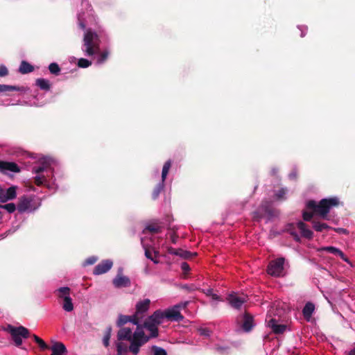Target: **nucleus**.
Instances as JSON below:
<instances>
[{
    "label": "nucleus",
    "mask_w": 355,
    "mask_h": 355,
    "mask_svg": "<svg viewBox=\"0 0 355 355\" xmlns=\"http://www.w3.org/2000/svg\"><path fill=\"white\" fill-rule=\"evenodd\" d=\"M117 338L118 355H123L128 352L133 355H137L141 347L148 342V338L145 336V333L141 325H137L134 332L130 328H121L117 333Z\"/></svg>",
    "instance_id": "1"
},
{
    "label": "nucleus",
    "mask_w": 355,
    "mask_h": 355,
    "mask_svg": "<svg viewBox=\"0 0 355 355\" xmlns=\"http://www.w3.org/2000/svg\"><path fill=\"white\" fill-rule=\"evenodd\" d=\"M101 31L97 33L92 28L85 29L81 50L85 56L94 57L97 64H103L108 58L110 51L107 49L100 51Z\"/></svg>",
    "instance_id": "2"
},
{
    "label": "nucleus",
    "mask_w": 355,
    "mask_h": 355,
    "mask_svg": "<svg viewBox=\"0 0 355 355\" xmlns=\"http://www.w3.org/2000/svg\"><path fill=\"white\" fill-rule=\"evenodd\" d=\"M53 161L49 157H42L33 166L35 174L34 182L37 186H45L49 190L55 191L58 189L54 175Z\"/></svg>",
    "instance_id": "3"
},
{
    "label": "nucleus",
    "mask_w": 355,
    "mask_h": 355,
    "mask_svg": "<svg viewBox=\"0 0 355 355\" xmlns=\"http://www.w3.org/2000/svg\"><path fill=\"white\" fill-rule=\"evenodd\" d=\"M337 197L322 199L318 203L315 200H309L306 203V210L303 211V219L310 221L313 215H317L322 219H327L330 209L339 205Z\"/></svg>",
    "instance_id": "4"
},
{
    "label": "nucleus",
    "mask_w": 355,
    "mask_h": 355,
    "mask_svg": "<svg viewBox=\"0 0 355 355\" xmlns=\"http://www.w3.org/2000/svg\"><path fill=\"white\" fill-rule=\"evenodd\" d=\"M285 231L288 232L293 236L296 241H300V237L298 234L300 232L302 237L311 239L313 238V233L309 228V227L302 221H298L295 223H289L285 227Z\"/></svg>",
    "instance_id": "5"
},
{
    "label": "nucleus",
    "mask_w": 355,
    "mask_h": 355,
    "mask_svg": "<svg viewBox=\"0 0 355 355\" xmlns=\"http://www.w3.org/2000/svg\"><path fill=\"white\" fill-rule=\"evenodd\" d=\"M5 330L8 332L13 340L15 346L20 347L22 345V339L27 338L29 336V331L23 326L15 327L8 324Z\"/></svg>",
    "instance_id": "6"
},
{
    "label": "nucleus",
    "mask_w": 355,
    "mask_h": 355,
    "mask_svg": "<svg viewBox=\"0 0 355 355\" xmlns=\"http://www.w3.org/2000/svg\"><path fill=\"white\" fill-rule=\"evenodd\" d=\"M276 211L271 207L270 205L268 202H264L254 212V218L257 220L261 218H266V220H270L272 218L276 216Z\"/></svg>",
    "instance_id": "7"
},
{
    "label": "nucleus",
    "mask_w": 355,
    "mask_h": 355,
    "mask_svg": "<svg viewBox=\"0 0 355 355\" xmlns=\"http://www.w3.org/2000/svg\"><path fill=\"white\" fill-rule=\"evenodd\" d=\"M188 304V302H181L166 310H165L166 319L171 321L180 322L184 317L181 315L180 311L184 309Z\"/></svg>",
    "instance_id": "8"
},
{
    "label": "nucleus",
    "mask_w": 355,
    "mask_h": 355,
    "mask_svg": "<svg viewBox=\"0 0 355 355\" xmlns=\"http://www.w3.org/2000/svg\"><path fill=\"white\" fill-rule=\"evenodd\" d=\"M284 259L278 258L270 262L268 266V273L274 277H282L285 274L284 272Z\"/></svg>",
    "instance_id": "9"
},
{
    "label": "nucleus",
    "mask_w": 355,
    "mask_h": 355,
    "mask_svg": "<svg viewBox=\"0 0 355 355\" xmlns=\"http://www.w3.org/2000/svg\"><path fill=\"white\" fill-rule=\"evenodd\" d=\"M171 167V161L168 160L166 162L163 166L162 171V178L161 181L157 184L156 187L153 191V198L156 199L160 193L162 191L164 187V182L166 178V176L168 173V171Z\"/></svg>",
    "instance_id": "10"
},
{
    "label": "nucleus",
    "mask_w": 355,
    "mask_h": 355,
    "mask_svg": "<svg viewBox=\"0 0 355 355\" xmlns=\"http://www.w3.org/2000/svg\"><path fill=\"white\" fill-rule=\"evenodd\" d=\"M145 336L148 338V341L152 338L158 336V326L154 322L150 320L149 317L145 320L144 324H141Z\"/></svg>",
    "instance_id": "11"
},
{
    "label": "nucleus",
    "mask_w": 355,
    "mask_h": 355,
    "mask_svg": "<svg viewBox=\"0 0 355 355\" xmlns=\"http://www.w3.org/2000/svg\"><path fill=\"white\" fill-rule=\"evenodd\" d=\"M39 205H35L32 198L28 197H22L19 199L17 210L20 213L31 212L35 211Z\"/></svg>",
    "instance_id": "12"
},
{
    "label": "nucleus",
    "mask_w": 355,
    "mask_h": 355,
    "mask_svg": "<svg viewBox=\"0 0 355 355\" xmlns=\"http://www.w3.org/2000/svg\"><path fill=\"white\" fill-rule=\"evenodd\" d=\"M150 304V301L149 299H145L137 303L136 311L134 315L137 319L139 323L141 322V320L144 317V313L148 310Z\"/></svg>",
    "instance_id": "13"
},
{
    "label": "nucleus",
    "mask_w": 355,
    "mask_h": 355,
    "mask_svg": "<svg viewBox=\"0 0 355 355\" xmlns=\"http://www.w3.org/2000/svg\"><path fill=\"white\" fill-rule=\"evenodd\" d=\"M227 300L232 308L239 309L247 301V297L243 295L232 293L228 295Z\"/></svg>",
    "instance_id": "14"
},
{
    "label": "nucleus",
    "mask_w": 355,
    "mask_h": 355,
    "mask_svg": "<svg viewBox=\"0 0 355 355\" xmlns=\"http://www.w3.org/2000/svg\"><path fill=\"white\" fill-rule=\"evenodd\" d=\"M17 196V187L12 186L6 189H0V202L5 203Z\"/></svg>",
    "instance_id": "15"
},
{
    "label": "nucleus",
    "mask_w": 355,
    "mask_h": 355,
    "mask_svg": "<svg viewBox=\"0 0 355 355\" xmlns=\"http://www.w3.org/2000/svg\"><path fill=\"white\" fill-rule=\"evenodd\" d=\"M83 6L87 7V11L86 15L85 13H79L78 15V25L80 28L85 29L87 25L89 24L88 20H90L93 16L92 13V9H89L90 6L87 3H83Z\"/></svg>",
    "instance_id": "16"
},
{
    "label": "nucleus",
    "mask_w": 355,
    "mask_h": 355,
    "mask_svg": "<svg viewBox=\"0 0 355 355\" xmlns=\"http://www.w3.org/2000/svg\"><path fill=\"white\" fill-rule=\"evenodd\" d=\"M113 262L110 259H105L102 261L94 268L93 274L99 275L108 272L112 267Z\"/></svg>",
    "instance_id": "17"
},
{
    "label": "nucleus",
    "mask_w": 355,
    "mask_h": 355,
    "mask_svg": "<svg viewBox=\"0 0 355 355\" xmlns=\"http://www.w3.org/2000/svg\"><path fill=\"white\" fill-rule=\"evenodd\" d=\"M19 167L14 162L0 161V172L4 174L19 172Z\"/></svg>",
    "instance_id": "18"
},
{
    "label": "nucleus",
    "mask_w": 355,
    "mask_h": 355,
    "mask_svg": "<svg viewBox=\"0 0 355 355\" xmlns=\"http://www.w3.org/2000/svg\"><path fill=\"white\" fill-rule=\"evenodd\" d=\"M238 321L241 323V327L245 332L250 331L254 327L253 318L248 313L242 315L241 318L238 319Z\"/></svg>",
    "instance_id": "19"
},
{
    "label": "nucleus",
    "mask_w": 355,
    "mask_h": 355,
    "mask_svg": "<svg viewBox=\"0 0 355 355\" xmlns=\"http://www.w3.org/2000/svg\"><path fill=\"white\" fill-rule=\"evenodd\" d=\"M318 252L327 251L331 254H333L336 256L340 257L344 261L349 263V261L348 258L344 254V253L340 250L338 248L333 247V246H327L322 247L318 250Z\"/></svg>",
    "instance_id": "20"
},
{
    "label": "nucleus",
    "mask_w": 355,
    "mask_h": 355,
    "mask_svg": "<svg viewBox=\"0 0 355 355\" xmlns=\"http://www.w3.org/2000/svg\"><path fill=\"white\" fill-rule=\"evenodd\" d=\"M112 283L116 288L128 287L130 285V280L128 277L118 274Z\"/></svg>",
    "instance_id": "21"
},
{
    "label": "nucleus",
    "mask_w": 355,
    "mask_h": 355,
    "mask_svg": "<svg viewBox=\"0 0 355 355\" xmlns=\"http://www.w3.org/2000/svg\"><path fill=\"white\" fill-rule=\"evenodd\" d=\"M128 322H132V324H134L135 325H141V323H139V322L137 321V319L135 318V316L134 315H131V316L120 315L119 316L116 324H117V326L121 327Z\"/></svg>",
    "instance_id": "22"
},
{
    "label": "nucleus",
    "mask_w": 355,
    "mask_h": 355,
    "mask_svg": "<svg viewBox=\"0 0 355 355\" xmlns=\"http://www.w3.org/2000/svg\"><path fill=\"white\" fill-rule=\"evenodd\" d=\"M150 320L154 322L157 326H159L164 322L166 318L165 311L161 310H157L150 316H149Z\"/></svg>",
    "instance_id": "23"
},
{
    "label": "nucleus",
    "mask_w": 355,
    "mask_h": 355,
    "mask_svg": "<svg viewBox=\"0 0 355 355\" xmlns=\"http://www.w3.org/2000/svg\"><path fill=\"white\" fill-rule=\"evenodd\" d=\"M315 311V305L311 302H307L303 308L302 313L306 321L311 320L312 314Z\"/></svg>",
    "instance_id": "24"
},
{
    "label": "nucleus",
    "mask_w": 355,
    "mask_h": 355,
    "mask_svg": "<svg viewBox=\"0 0 355 355\" xmlns=\"http://www.w3.org/2000/svg\"><path fill=\"white\" fill-rule=\"evenodd\" d=\"M268 327H270L275 334L283 333L285 331L286 327V325H284V324H277V321L273 318L268 320Z\"/></svg>",
    "instance_id": "25"
},
{
    "label": "nucleus",
    "mask_w": 355,
    "mask_h": 355,
    "mask_svg": "<svg viewBox=\"0 0 355 355\" xmlns=\"http://www.w3.org/2000/svg\"><path fill=\"white\" fill-rule=\"evenodd\" d=\"M51 355H65L67 352V349L62 343H55L51 347Z\"/></svg>",
    "instance_id": "26"
},
{
    "label": "nucleus",
    "mask_w": 355,
    "mask_h": 355,
    "mask_svg": "<svg viewBox=\"0 0 355 355\" xmlns=\"http://www.w3.org/2000/svg\"><path fill=\"white\" fill-rule=\"evenodd\" d=\"M12 91L26 92V88L24 87L12 86V85L0 84V94L7 92H12Z\"/></svg>",
    "instance_id": "27"
},
{
    "label": "nucleus",
    "mask_w": 355,
    "mask_h": 355,
    "mask_svg": "<svg viewBox=\"0 0 355 355\" xmlns=\"http://www.w3.org/2000/svg\"><path fill=\"white\" fill-rule=\"evenodd\" d=\"M57 295L62 300L68 299L70 297V288L69 287H60L56 290Z\"/></svg>",
    "instance_id": "28"
},
{
    "label": "nucleus",
    "mask_w": 355,
    "mask_h": 355,
    "mask_svg": "<svg viewBox=\"0 0 355 355\" xmlns=\"http://www.w3.org/2000/svg\"><path fill=\"white\" fill-rule=\"evenodd\" d=\"M288 189L286 188H281L278 191H276L273 199L277 201H282L286 199V194Z\"/></svg>",
    "instance_id": "29"
},
{
    "label": "nucleus",
    "mask_w": 355,
    "mask_h": 355,
    "mask_svg": "<svg viewBox=\"0 0 355 355\" xmlns=\"http://www.w3.org/2000/svg\"><path fill=\"white\" fill-rule=\"evenodd\" d=\"M33 67L26 61H22L20 64L19 71L22 74L31 73L33 71Z\"/></svg>",
    "instance_id": "30"
},
{
    "label": "nucleus",
    "mask_w": 355,
    "mask_h": 355,
    "mask_svg": "<svg viewBox=\"0 0 355 355\" xmlns=\"http://www.w3.org/2000/svg\"><path fill=\"white\" fill-rule=\"evenodd\" d=\"M36 85L42 90L48 91L50 89L49 80L44 78H38L35 82Z\"/></svg>",
    "instance_id": "31"
},
{
    "label": "nucleus",
    "mask_w": 355,
    "mask_h": 355,
    "mask_svg": "<svg viewBox=\"0 0 355 355\" xmlns=\"http://www.w3.org/2000/svg\"><path fill=\"white\" fill-rule=\"evenodd\" d=\"M313 227L317 232H322L323 230L330 229V227L324 223L313 221Z\"/></svg>",
    "instance_id": "32"
},
{
    "label": "nucleus",
    "mask_w": 355,
    "mask_h": 355,
    "mask_svg": "<svg viewBox=\"0 0 355 355\" xmlns=\"http://www.w3.org/2000/svg\"><path fill=\"white\" fill-rule=\"evenodd\" d=\"M62 309L67 312H71L73 310V304L71 297L63 300Z\"/></svg>",
    "instance_id": "33"
},
{
    "label": "nucleus",
    "mask_w": 355,
    "mask_h": 355,
    "mask_svg": "<svg viewBox=\"0 0 355 355\" xmlns=\"http://www.w3.org/2000/svg\"><path fill=\"white\" fill-rule=\"evenodd\" d=\"M168 252L170 254L179 255L184 258H187L190 254L189 252H183L182 250H175L171 248L168 249Z\"/></svg>",
    "instance_id": "34"
},
{
    "label": "nucleus",
    "mask_w": 355,
    "mask_h": 355,
    "mask_svg": "<svg viewBox=\"0 0 355 355\" xmlns=\"http://www.w3.org/2000/svg\"><path fill=\"white\" fill-rule=\"evenodd\" d=\"M78 66L80 68H87L92 65V61L86 58H81L78 60Z\"/></svg>",
    "instance_id": "35"
},
{
    "label": "nucleus",
    "mask_w": 355,
    "mask_h": 355,
    "mask_svg": "<svg viewBox=\"0 0 355 355\" xmlns=\"http://www.w3.org/2000/svg\"><path fill=\"white\" fill-rule=\"evenodd\" d=\"M50 72L53 74L58 75L60 71V68L55 62L51 63L49 66Z\"/></svg>",
    "instance_id": "36"
},
{
    "label": "nucleus",
    "mask_w": 355,
    "mask_h": 355,
    "mask_svg": "<svg viewBox=\"0 0 355 355\" xmlns=\"http://www.w3.org/2000/svg\"><path fill=\"white\" fill-rule=\"evenodd\" d=\"M0 207L6 209L8 213H13L16 210V205L12 203H8L4 205H0Z\"/></svg>",
    "instance_id": "37"
},
{
    "label": "nucleus",
    "mask_w": 355,
    "mask_h": 355,
    "mask_svg": "<svg viewBox=\"0 0 355 355\" xmlns=\"http://www.w3.org/2000/svg\"><path fill=\"white\" fill-rule=\"evenodd\" d=\"M111 331H112L111 327H108L107 329L106 333L103 337V343L105 347H107L109 345L110 339V336H111Z\"/></svg>",
    "instance_id": "38"
},
{
    "label": "nucleus",
    "mask_w": 355,
    "mask_h": 355,
    "mask_svg": "<svg viewBox=\"0 0 355 355\" xmlns=\"http://www.w3.org/2000/svg\"><path fill=\"white\" fill-rule=\"evenodd\" d=\"M141 244L145 250V256L148 259H149L150 260H153V257L151 254L150 250L148 249V245L145 243L144 239H142V238L141 239Z\"/></svg>",
    "instance_id": "39"
},
{
    "label": "nucleus",
    "mask_w": 355,
    "mask_h": 355,
    "mask_svg": "<svg viewBox=\"0 0 355 355\" xmlns=\"http://www.w3.org/2000/svg\"><path fill=\"white\" fill-rule=\"evenodd\" d=\"M210 297L211 299V305L214 307L217 306L218 302L222 301L220 297L214 293H212Z\"/></svg>",
    "instance_id": "40"
},
{
    "label": "nucleus",
    "mask_w": 355,
    "mask_h": 355,
    "mask_svg": "<svg viewBox=\"0 0 355 355\" xmlns=\"http://www.w3.org/2000/svg\"><path fill=\"white\" fill-rule=\"evenodd\" d=\"M97 260H98V258L96 257L92 256V257H89L87 259H86L85 260V261L83 262V265L84 266H89V265H93L94 263H95L96 262Z\"/></svg>",
    "instance_id": "41"
},
{
    "label": "nucleus",
    "mask_w": 355,
    "mask_h": 355,
    "mask_svg": "<svg viewBox=\"0 0 355 355\" xmlns=\"http://www.w3.org/2000/svg\"><path fill=\"white\" fill-rule=\"evenodd\" d=\"M160 230V227L157 225H149L146 227V231H149L150 232L156 233L158 232Z\"/></svg>",
    "instance_id": "42"
},
{
    "label": "nucleus",
    "mask_w": 355,
    "mask_h": 355,
    "mask_svg": "<svg viewBox=\"0 0 355 355\" xmlns=\"http://www.w3.org/2000/svg\"><path fill=\"white\" fill-rule=\"evenodd\" d=\"M153 349L154 351V355H166V352L161 347L153 346Z\"/></svg>",
    "instance_id": "43"
},
{
    "label": "nucleus",
    "mask_w": 355,
    "mask_h": 355,
    "mask_svg": "<svg viewBox=\"0 0 355 355\" xmlns=\"http://www.w3.org/2000/svg\"><path fill=\"white\" fill-rule=\"evenodd\" d=\"M198 331L201 336L206 337L209 336L211 333V331L207 328H200L198 329Z\"/></svg>",
    "instance_id": "44"
},
{
    "label": "nucleus",
    "mask_w": 355,
    "mask_h": 355,
    "mask_svg": "<svg viewBox=\"0 0 355 355\" xmlns=\"http://www.w3.org/2000/svg\"><path fill=\"white\" fill-rule=\"evenodd\" d=\"M8 73V69L4 65L0 66V77H3L7 76Z\"/></svg>",
    "instance_id": "45"
},
{
    "label": "nucleus",
    "mask_w": 355,
    "mask_h": 355,
    "mask_svg": "<svg viewBox=\"0 0 355 355\" xmlns=\"http://www.w3.org/2000/svg\"><path fill=\"white\" fill-rule=\"evenodd\" d=\"M297 28L301 31L300 36L304 37L306 35L307 27L305 26H298Z\"/></svg>",
    "instance_id": "46"
},
{
    "label": "nucleus",
    "mask_w": 355,
    "mask_h": 355,
    "mask_svg": "<svg viewBox=\"0 0 355 355\" xmlns=\"http://www.w3.org/2000/svg\"><path fill=\"white\" fill-rule=\"evenodd\" d=\"M202 292L205 294L207 297H211V295H212V293H214L213 292V290L211 288H205V289H202Z\"/></svg>",
    "instance_id": "47"
},
{
    "label": "nucleus",
    "mask_w": 355,
    "mask_h": 355,
    "mask_svg": "<svg viewBox=\"0 0 355 355\" xmlns=\"http://www.w3.org/2000/svg\"><path fill=\"white\" fill-rule=\"evenodd\" d=\"M37 344L40 345V348L42 349H46L48 348V346L47 345L44 343V340H42V339L40 340L39 343H37Z\"/></svg>",
    "instance_id": "48"
},
{
    "label": "nucleus",
    "mask_w": 355,
    "mask_h": 355,
    "mask_svg": "<svg viewBox=\"0 0 355 355\" xmlns=\"http://www.w3.org/2000/svg\"><path fill=\"white\" fill-rule=\"evenodd\" d=\"M288 178L290 180H295L297 178V172L296 171H293L289 173Z\"/></svg>",
    "instance_id": "49"
},
{
    "label": "nucleus",
    "mask_w": 355,
    "mask_h": 355,
    "mask_svg": "<svg viewBox=\"0 0 355 355\" xmlns=\"http://www.w3.org/2000/svg\"><path fill=\"white\" fill-rule=\"evenodd\" d=\"M181 268L184 271H187L189 270V266L186 262H184L181 264Z\"/></svg>",
    "instance_id": "50"
},
{
    "label": "nucleus",
    "mask_w": 355,
    "mask_h": 355,
    "mask_svg": "<svg viewBox=\"0 0 355 355\" xmlns=\"http://www.w3.org/2000/svg\"><path fill=\"white\" fill-rule=\"evenodd\" d=\"M335 230L338 233H343V234L347 233V230L343 228H337V229H335Z\"/></svg>",
    "instance_id": "51"
},
{
    "label": "nucleus",
    "mask_w": 355,
    "mask_h": 355,
    "mask_svg": "<svg viewBox=\"0 0 355 355\" xmlns=\"http://www.w3.org/2000/svg\"><path fill=\"white\" fill-rule=\"evenodd\" d=\"M33 339L35 340V341L37 343H39V342H40V340H41V338H39V337H38L37 336H36V335H33Z\"/></svg>",
    "instance_id": "52"
},
{
    "label": "nucleus",
    "mask_w": 355,
    "mask_h": 355,
    "mask_svg": "<svg viewBox=\"0 0 355 355\" xmlns=\"http://www.w3.org/2000/svg\"><path fill=\"white\" fill-rule=\"evenodd\" d=\"M158 254L157 252H155V257H153V260H152L155 263H157L158 261L156 259V257Z\"/></svg>",
    "instance_id": "53"
},
{
    "label": "nucleus",
    "mask_w": 355,
    "mask_h": 355,
    "mask_svg": "<svg viewBox=\"0 0 355 355\" xmlns=\"http://www.w3.org/2000/svg\"><path fill=\"white\" fill-rule=\"evenodd\" d=\"M348 355H355V347L349 352Z\"/></svg>",
    "instance_id": "54"
},
{
    "label": "nucleus",
    "mask_w": 355,
    "mask_h": 355,
    "mask_svg": "<svg viewBox=\"0 0 355 355\" xmlns=\"http://www.w3.org/2000/svg\"><path fill=\"white\" fill-rule=\"evenodd\" d=\"M172 241H173V243H175V238H174V237H172Z\"/></svg>",
    "instance_id": "55"
}]
</instances>
